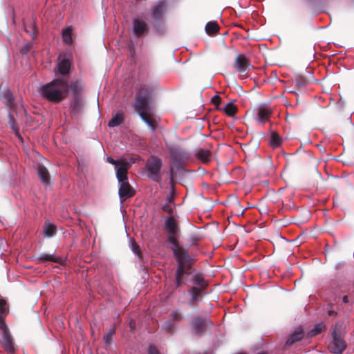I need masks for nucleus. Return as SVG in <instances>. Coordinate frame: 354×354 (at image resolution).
Listing matches in <instances>:
<instances>
[{
  "instance_id": "1",
  "label": "nucleus",
  "mask_w": 354,
  "mask_h": 354,
  "mask_svg": "<svg viewBox=\"0 0 354 354\" xmlns=\"http://www.w3.org/2000/svg\"><path fill=\"white\" fill-rule=\"evenodd\" d=\"M165 230L167 232V241L173 245L172 250L178 262L174 286L176 288H178L185 284L192 274L193 268L190 263L191 258L188 252L180 248L179 245L178 237L180 234V227L173 216L166 218Z\"/></svg>"
},
{
  "instance_id": "2",
  "label": "nucleus",
  "mask_w": 354,
  "mask_h": 354,
  "mask_svg": "<svg viewBox=\"0 0 354 354\" xmlns=\"http://www.w3.org/2000/svg\"><path fill=\"white\" fill-rule=\"evenodd\" d=\"M42 96L49 102L59 103L68 94V82L65 77H57L41 87Z\"/></svg>"
},
{
  "instance_id": "3",
  "label": "nucleus",
  "mask_w": 354,
  "mask_h": 354,
  "mask_svg": "<svg viewBox=\"0 0 354 354\" xmlns=\"http://www.w3.org/2000/svg\"><path fill=\"white\" fill-rule=\"evenodd\" d=\"M127 164L120 167L116 172V177L120 184L118 194L121 203L132 198L135 194V189L131 187L128 181L127 177Z\"/></svg>"
},
{
  "instance_id": "4",
  "label": "nucleus",
  "mask_w": 354,
  "mask_h": 354,
  "mask_svg": "<svg viewBox=\"0 0 354 354\" xmlns=\"http://www.w3.org/2000/svg\"><path fill=\"white\" fill-rule=\"evenodd\" d=\"M332 340L328 344L329 351L335 354H341L346 348V343L342 337V325L337 324L331 328Z\"/></svg>"
},
{
  "instance_id": "5",
  "label": "nucleus",
  "mask_w": 354,
  "mask_h": 354,
  "mask_svg": "<svg viewBox=\"0 0 354 354\" xmlns=\"http://www.w3.org/2000/svg\"><path fill=\"white\" fill-rule=\"evenodd\" d=\"M153 88L147 84L141 85L138 92L136 95L134 108L148 109L150 105V98L152 95Z\"/></svg>"
},
{
  "instance_id": "6",
  "label": "nucleus",
  "mask_w": 354,
  "mask_h": 354,
  "mask_svg": "<svg viewBox=\"0 0 354 354\" xmlns=\"http://www.w3.org/2000/svg\"><path fill=\"white\" fill-rule=\"evenodd\" d=\"M162 166V160L156 156H151L145 165L148 178L155 182H160L161 180L160 171Z\"/></svg>"
},
{
  "instance_id": "7",
  "label": "nucleus",
  "mask_w": 354,
  "mask_h": 354,
  "mask_svg": "<svg viewBox=\"0 0 354 354\" xmlns=\"http://www.w3.org/2000/svg\"><path fill=\"white\" fill-rule=\"evenodd\" d=\"M233 67L237 73H239L240 77H248V71L253 66L250 63V60L244 54H239L235 58L233 64Z\"/></svg>"
},
{
  "instance_id": "8",
  "label": "nucleus",
  "mask_w": 354,
  "mask_h": 354,
  "mask_svg": "<svg viewBox=\"0 0 354 354\" xmlns=\"http://www.w3.org/2000/svg\"><path fill=\"white\" fill-rule=\"evenodd\" d=\"M135 111L139 114L141 119L149 126L152 131H155L158 127L157 120L151 115V106L148 109L134 108Z\"/></svg>"
},
{
  "instance_id": "9",
  "label": "nucleus",
  "mask_w": 354,
  "mask_h": 354,
  "mask_svg": "<svg viewBox=\"0 0 354 354\" xmlns=\"http://www.w3.org/2000/svg\"><path fill=\"white\" fill-rule=\"evenodd\" d=\"M211 324L212 322L207 318L196 317L192 322V331L195 335L201 336Z\"/></svg>"
},
{
  "instance_id": "10",
  "label": "nucleus",
  "mask_w": 354,
  "mask_h": 354,
  "mask_svg": "<svg viewBox=\"0 0 354 354\" xmlns=\"http://www.w3.org/2000/svg\"><path fill=\"white\" fill-rule=\"evenodd\" d=\"M73 62L69 57H64L57 64V71L59 74L65 77L71 73Z\"/></svg>"
},
{
  "instance_id": "11",
  "label": "nucleus",
  "mask_w": 354,
  "mask_h": 354,
  "mask_svg": "<svg viewBox=\"0 0 354 354\" xmlns=\"http://www.w3.org/2000/svg\"><path fill=\"white\" fill-rule=\"evenodd\" d=\"M149 30V26L145 21L139 19H133V32L136 37H142L145 33H147Z\"/></svg>"
},
{
  "instance_id": "12",
  "label": "nucleus",
  "mask_w": 354,
  "mask_h": 354,
  "mask_svg": "<svg viewBox=\"0 0 354 354\" xmlns=\"http://www.w3.org/2000/svg\"><path fill=\"white\" fill-rule=\"evenodd\" d=\"M167 3L165 1H160L152 8L153 17L156 20H160L162 18L167 10Z\"/></svg>"
},
{
  "instance_id": "13",
  "label": "nucleus",
  "mask_w": 354,
  "mask_h": 354,
  "mask_svg": "<svg viewBox=\"0 0 354 354\" xmlns=\"http://www.w3.org/2000/svg\"><path fill=\"white\" fill-rule=\"evenodd\" d=\"M171 154L173 159L180 163L183 162L189 158V153L180 148H173L171 150Z\"/></svg>"
},
{
  "instance_id": "14",
  "label": "nucleus",
  "mask_w": 354,
  "mask_h": 354,
  "mask_svg": "<svg viewBox=\"0 0 354 354\" xmlns=\"http://www.w3.org/2000/svg\"><path fill=\"white\" fill-rule=\"evenodd\" d=\"M272 115V111L269 108L261 106L257 109V120L262 124L268 121Z\"/></svg>"
},
{
  "instance_id": "15",
  "label": "nucleus",
  "mask_w": 354,
  "mask_h": 354,
  "mask_svg": "<svg viewBox=\"0 0 354 354\" xmlns=\"http://www.w3.org/2000/svg\"><path fill=\"white\" fill-rule=\"evenodd\" d=\"M38 176L44 185H48L50 182V176L47 168L43 165H39L37 168Z\"/></svg>"
},
{
  "instance_id": "16",
  "label": "nucleus",
  "mask_w": 354,
  "mask_h": 354,
  "mask_svg": "<svg viewBox=\"0 0 354 354\" xmlns=\"http://www.w3.org/2000/svg\"><path fill=\"white\" fill-rule=\"evenodd\" d=\"M195 156L203 163H207L210 160L211 151L209 149H198L196 151Z\"/></svg>"
},
{
  "instance_id": "17",
  "label": "nucleus",
  "mask_w": 354,
  "mask_h": 354,
  "mask_svg": "<svg viewBox=\"0 0 354 354\" xmlns=\"http://www.w3.org/2000/svg\"><path fill=\"white\" fill-rule=\"evenodd\" d=\"M82 86L79 80L72 81L68 83V91H71L74 97H79L82 92Z\"/></svg>"
},
{
  "instance_id": "18",
  "label": "nucleus",
  "mask_w": 354,
  "mask_h": 354,
  "mask_svg": "<svg viewBox=\"0 0 354 354\" xmlns=\"http://www.w3.org/2000/svg\"><path fill=\"white\" fill-rule=\"evenodd\" d=\"M2 100L4 103L10 109L15 106V98L12 92L9 89H6L2 94Z\"/></svg>"
},
{
  "instance_id": "19",
  "label": "nucleus",
  "mask_w": 354,
  "mask_h": 354,
  "mask_svg": "<svg viewBox=\"0 0 354 354\" xmlns=\"http://www.w3.org/2000/svg\"><path fill=\"white\" fill-rule=\"evenodd\" d=\"M220 27L216 21H209L205 26V32L209 36H214L218 33Z\"/></svg>"
},
{
  "instance_id": "20",
  "label": "nucleus",
  "mask_w": 354,
  "mask_h": 354,
  "mask_svg": "<svg viewBox=\"0 0 354 354\" xmlns=\"http://www.w3.org/2000/svg\"><path fill=\"white\" fill-rule=\"evenodd\" d=\"M43 232L46 236L52 237L55 236L57 232V227L49 221H46L44 223Z\"/></svg>"
},
{
  "instance_id": "21",
  "label": "nucleus",
  "mask_w": 354,
  "mask_h": 354,
  "mask_svg": "<svg viewBox=\"0 0 354 354\" xmlns=\"http://www.w3.org/2000/svg\"><path fill=\"white\" fill-rule=\"evenodd\" d=\"M304 331L301 327H297L290 335H289V345L301 340L304 337Z\"/></svg>"
},
{
  "instance_id": "22",
  "label": "nucleus",
  "mask_w": 354,
  "mask_h": 354,
  "mask_svg": "<svg viewBox=\"0 0 354 354\" xmlns=\"http://www.w3.org/2000/svg\"><path fill=\"white\" fill-rule=\"evenodd\" d=\"M37 261L39 263H43V262H46V261H51V262L61 263L62 258L56 257L53 254H42L37 257Z\"/></svg>"
},
{
  "instance_id": "23",
  "label": "nucleus",
  "mask_w": 354,
  "mask_h": 354,
  "mask_svg": "<svg viewBox=\"0 0 354 354\" xmlns=\"http://www.w3.org/2000/svg\"><path fill=\"white\" fill-rule=\"evenodd\" d=\"M192 281L194 286H198V288H205L207 286V283L205 281L204 278L199 274H196L190 278Z\"/></svg>"
},
{
  "instance_id": "24",
  "label": "nucleus",
  "mask_w": 354,
  "mask_h": 354,
  "mask_svg": "<svg viewBox=\"0 0 354 354\" xmlns=\"http://www.w3.org/2000/svg\"><path fill=\"white\" fill-rule=\"evenodd\" d=\"M123 113L118 111L109 122V127H115L120 125L123 122Z\"/></svg>"
},
{
  "instance_id": "25",
  "label": "nucleus",
  "mask_w": 354,
  "mask_h": 354,
  "mask_svg": "<svg viewBox=\"0 0 354 354\" xmlns=\"http://www.w3.org/2000/svg\"><path fill=\"white\" fill-rule=\"evenodd\" d=\"M106 161L113 165L115 166V169H116V171H118V168L120 167H121L122 165H125V164H127V171L129 170V167H130V163L126 160H114L113 158L109 156L107 157L106 158Z\"/></svg>"
},
{
  "instance_id": "26",
  "label": "nucleus",
  "mask_w": 354,
  "mask_h": 354,
  "mask_svg": "<svg viewBox=\"0 0 354 354\" xmlns=\"http://www.w3.org/2000/svg\"><path fill=\"white\" fill-rule=\"evenodd\" d=\"M281 144V138L277 132H272L270 139V145L272 148H277Z\"/></svg>"
},
{
  "instance_id": "27",
  "label": "nucleus",
  "mask_w": 354,
  "mask_h": 354,
  "mask_svg": "<svg viewBox=\"0 0 354 354\" xmlns=\"http://www.w3.org/2000/svg\"><path fill=\"white\" fill-rule=\"evenodd\" d=\"M223 111L227 115L233 117L237 112V107L232 102H230L225 105Z\"/></svg>"
},
{
  "instance_id": "28",
  "label": "nucleus",
  "mask_w": 354,
  "mask_h": 354,
  "mask_svg": "<svg viewBox=\"0 0 354 354\" xmlns=\"http://www.w3.org/2000/svg\"><path fill=\"white\" fill-rule=\"evenodd\" d=\"M62 38L65 44H71L73 39L72 29L71 28H66L62 30Z\"/></svg>"
},
{
  "instance_id": "29",
  "label": "nucleus",
  "mask_w": 354,
  "mask_h": 354,
  "mask_svg": "<svg viewBox=\"0 0 354 354\" xmlns=\"http://www.w3.org/2000/svg\"><path fill=\"white\" fill-rule=\"evenodd\" d=\"M3 344L6 351L12 353L15 351V347L13 346V343L12 342L11 337L10 335L6 336H3Z\"/></svg>"
},
{
  "instance_id": "30",
  "label": "nucleus",
  "mask_w": 354,
  "mask_h": 354,
  "mask_svg": "<svg viewBox=\"0 0 354 354\" xmlns=\"http://www.w3.org/2000/svg\"><path fill=\"white\" fill-rule=\"evenodd\" d=\"M326 328L325 324L322 322L317 324L314 328L308 332V336L313 337L320 333Z\"/></svg>"
},
{
  "instance_id": "31",
  "label": "nucleus",
  "mask_w": 354,
  "mask_h": 354,
  "mask_svg": "<svg viewBox=\"0 0 354 354\" xmlns=\"http://www.w3.org/2000/svg\"><path fill=\"white\" fill-rule=\"evenodd\" d=\"M169 317L174 323L179 322L183 320V315L180 310H174L171 312Z\"/></svg>"
},
{
  "instance_id": "32",
  "label": "nucleus",
  "mask_w": 354,
  "mask_h": 354,
  "mask_svg": "<svg viewBox=\"0 0 354 354\" xmlns=\"http://www.w3.org/2000/svg\"><path fill=\"white\" fill-rule=\"evenodd\" d=\"M115 333V326L113 324L111 326L109 331L104 336L103 339L106 345H109L112 339L113 336Z\"/></svg>"
},
{
  "instance_id": "33",
  "label": "nucleus",
  "mask_w": 354,
  "mask_h": 354,
  "mask_svg": "<svg viewBox=\"0 0 354 354\" xmlns=\"http://www.w3.org/2000/svg\"><path fill=\"white\" fill-rule=\"evenodd\" d=\"M176 325L172 321L167 320L164 322L162 329L167 333H172Z\"/></svg>"
},
{
  "instance_id": "34",
  "label": "nucleus",
  "mask_w": 354,
  "mask_h": 354,
  "mask_svg": "<svg viewBox=\"0 0 354 354\" xmlns=\"http://www.w3.org/2000/svg\"><path fill=\"white\" fill-rule=\"evenodd\" d=\"M82 103L79 97H75V100L71 105L72 111L75 113H79L82 109Z\"/></svg>"
},
{
  "instance_id": "35",
  "label": "nucleus",
  "mask_w": 354,
  "mask_h": 354,
  "mask_svg": "<svg viewBox=\"0 0 354 354\" xmlns=\"http://www.w3.org/2000/svg\"><path fill=\"white\" fill-rule=\"evenodd\" d=\"M5 317H6V316H2V315H1V317H0V330H1L3 331V336H6V335H10L8 328L5 322Z\"/></svg>"
},
{
  "instance_id": "36",
  "label": "nucleus",
  "mask_w": 354,
  "mask_h": 354,
  "mask_svg": "<svg viewBox=\"0 0 354 354\" xmlns=\"http://www.w3.org/2000/svg\"><path fill=\"white\" fill-rule=\"evenodd\" d=\"M9 124L10 128L15 131V134L19 136V128L16 126V121L14 117L10 114H9Z\"/></svg>"
},
{
  "instance_id": "37",
  "label": "nucleus",
  "mask_w": 354,
  "mask_h": 354,
  "mask_svg": "<svg viewBox=\"0 0 354 354\" xmlns=\"http://www.w3.org/2000/svg\"><path fill=\"white\" fill-rule=\"evenodd\" d=\"M203 290L204 288H198V286H193L190 290H188V292L191 296L200 297L201 292Z\"/></svg>"
},
{
  "instance_id": "38",
  "label": "nucleus",
  "mask_w": 354,
  "mask_h": 354,
  "mask_svg": "<svg viewBox=\"0 0 354 354\" xmlns=\"http://www.w3.org/2000/svg\"><path fill=\"white\" fill-rule=\"evenodd\" d=\"M292 83L297 86L298 88H303L306 84V80L304 77L300 76L293 80Z\"/></svg>"
},
{
  "instance_id": "39",
  "label": "nucleus",
  "mask_w": 354,
  "mask_h": 354,
  "mask_svg": "<svg viewBox=\"0 0 354 354\" xmlns=\"http://www.w3.org/2000/svg\"><path fill=\"white\" fill-rule=\"evenodd\" d=\"M211 102L216 106V108L218 109V106L221 102V98L218 95H214L212 97Z\"/></svg>"
},
{
  "instance_id": "40",
  "label": "nucleus",
  "mask_w": 354,
  "mask_h": 354,
  "mask_svg": "<svg viewBox=\"0 0 354 354\" xmlns=\"http://www.w3.org/2000/svg\"><path fill=\"white\" fill-rule=\"evenodd\" d=\"M32 45L30 44H26L21 48V53L23 54H26L30 51Z\"/></svg>"
},
{
  "instance_id": "41",
  "label": "nucleus",
  "mask_w": 354,
  "mask_h": 354,
  "mask_svg": "<svg viewBox=\"0 0 354 354\" xmlns=\"http://www.w3.org/2000/svg\"><path fill=\"white\" fill-rule=\"evenodd\" d=\"M149 354H160L155 346L151 345L148 349Z\"/></svg>"
},
{
  "instance_id": "42",
  "label": "nucleus",
  "mask_w": 354,
  "mask_h": 354,
  "mask_svg": "<svg viewBox=\"0 0 354 354\" xmlns=\"http://www.w3.org/2000/svg\"><path fill=\"white\" fill-rule=\"evenodd\" d=\"M162 209L165 211V212H168L169 214H171L172 212H173V209L171 207V206L169 205V203H167V204H165L163 207H162Z\"/></svg>"
},
{
  "instance_id": "43",
  "label": "nucleus",
  "mask_w": 354,
  "mask_h": 354,
  "mask_svg": "<svg viewBox=\"0 0 354 354\" xmlns=\"http://www.w3.org/2000/svg\"><path fill=\"white\" fill-rule=\"evenodd\" d=\"M30 28H31V29L32 30V32H31L30 30H28L26 29V31H27V32H30V35H31V36H32V38H35L36 35H37V31H36V28H35V26L34 25H31V26H30Z\"/></svg>"
},
{
  "instance_id": "44",
  "label": "nucleus",
  "mask_w": 354,
  "mask_h": 354,
  "mask_svg": "<svg viewBox=\"0 0 354 354\" xmlns=\"http://www.w3.org/2000/svg\"><path fill=\"white\" fill-rule=\"evenodd\" d=\"M133 250L135 253L138 254L139 252V245L137 243L133 244Z\"/></svg>"
},
{
  "instance_id": "45",
  "label": "nucleus",
  "mask_w": 354,
  "mask_h": 354,
  "mask_svg": "<svg viewBox=\"0 0 354 354\" xmlns=\"http://www.w3.org/2000/svg\"><path fill=\"white\" fill-rule=\"evenodd\" d=\"M199 300V297L197 296H192L191 301L193 303H196Z\"/></svg>"
},
{
  "instance_id": "46",
  "label": "nucleus",
  "mask_w": 354,
  "mask_h": 354,
  "mask_svg": "<svg viewBox=\"0 0 354 354\" xmlns=\"http://www.w3.org/2000/svg\"><path fill=\"white\" fill-rule=\"evenodd\" d=\"M174 169L171 168V170H170V174H169V178H170V180L171 182H173L174 180Z\"/></svg>"
},
{
  "instance_id": "47",
  "label": "nucleus",
  "mask_w": 354,
  "mask_h": 354,
  "mask_svg": "<svg viewBox=\"0 0 354 354\" xmlns=\"http://www.w3.org/2000/svg\"><path fill=\"white\" fill-rule=\"evenodd\" d=\"M301 222L299 221H297L296 219H289V223H295V224H299Z\"/></svg>"
},
{
  "instance_id": "48",
  "label": "nucleus",
  "mask_w": 354,
  "mask_h": 354,
  "mask_svg": "<svg viewBox=\"0 0 354 354\" xmlns=\"http://www.w3.org/2000/svg\"><path fill=\"white\" fill-rule=\"evenodd\" d=\"M337 315V313L335 312L334 310H330L328 311V316H332V315Z\"/></svg>"
},
{
  "instance_id": "49",
  "label": "nucleus",
  "mask_w": 354,
  "mask_h": 354,
  "mask_svg": "<svg viewBox=\"0 0 354 354\" xmlns=\"http://www.w3.org/2000/svg\"><path fill=\"white\" fill-rule=\"evenodd\" d=\"M129 325H130L131 330H133L135 328V322H133L132 320L130 321Z\"/></svg>"
},
{
  "instance_id": "50",
  "label": "nucleus",
  "mask_w": 354,
  "mask_h": 354,
  "mask_svg": "<svg viewBox=\"0 0 354 354\" xmlns=\"http://www.w3.org/2000/svg\"><path fill=\"white\" fill-rule=\"evenodd\" d=\"M173 201V196L171 194L170 196H169L167 197V201H168V203H171Z\"/></svg>"
},
{
  "instance_id": "51",
  "label": "nucleus",
  "mask_w": 354,
  "mask_h": 354,
  "mask_svg": "<svg viewBox=\"0 0 354 354\" xmlns=\"http://www.w3.org/2000/svg\"><path fill=\"white\" fill-rule=\"evenodd\" d=\"M342 301L344 303H348V296H344L343 298H342Z\"/></svg>"
},
{
  "instance_id": "52",
  "label": "nucleus",
  "mask_w": 354,
  "mask_h": 354,
  "mask_svg": "<svg viewBox=\"0 0 354 354\" xmlns=\"http://www.w3.org/2000/svg\"><path fill=\"white\" fill-rule=\"evenodd\" d=\"M289 93H292L295 94L296 95H297V92L295 91H289Z\"/></svg>"
},
{
  "instance_id": "53",
  "label": "nucleus",
  "mask_w": 354,
  "mask_h": 354,
  "mask_svg": "<svg viewBox=\"0 0 354 354\" xmlns=\"http://www.w3.org/2000/svg\"><path fill=\"white\" fill-rule=\"evenodd\" d=\"M287 118H288V113H287V112H286V113H285V119L286 120Z\"/></svg>"
},
{
  "instance_id": "54",
  "label": "nucleus",
  "mask_w": 354,
  "mask_h": 354,
  "mask_svg": "<svg viewBox=\"0 0 354 354\" xmlns=\"http://www.w3.org/2000/svg\"><path fill=\"white\" fill-rule=\"evenodd\" d=\"M288 242H297V239H294L292 241L288 240Z\"/></svg>"
},
{
  "instance_id": "55",
  "label": "nucleus",
  "mask_w": 354,
  "mask_h": 354,
  "mask_svg": "<svg viewBox=\"0 0 354 354\" xmlns=\"http://www.w3.org/2000/svg\"><path fill=\"white\" fill-rule=\"evenodd\" d=\"M257 354H267V353H266L264 352H260V353H258Z\"/></svg>"
}]
</instances>
